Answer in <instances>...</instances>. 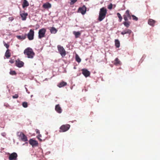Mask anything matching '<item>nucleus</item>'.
I'll return each instance as SVG.
<instances>
[{"mask_svg":"<svg viewBox=\"0 0 160 160\" xmlns=\"http://www.w3.org/2000/svg\"><path fill=\"white\" fill-rule=\"evenodd\" d=\"M15 64L16 66L18 68H21L24 66V63L19 59L16 60Z\"/></svg>","mask_w":160,"mask_h":160,"instance_id":"nucleus-9","label":"nucleus"},{"mask_svg":"<svg viewBox=\"0 0 160 160\" xmlns=\"http://www.w3.org/2000/svg\"><path fill=\"white\" fill-rule=\"evenodd\" d=\"M29 5V4L28 2L26 0H24L22 4V7L24 8L28 6Z\"/></svg>","mask_w":160,"mask_h":160,"instance_id":"nucleus-22","label":"nucleus"},{"mask_svg":"<svg viewBox=\"0 0 160 160\" xmlns=\"http://www.w3.org/2000/svg\"><path fill=\"white\" fill-rule=\"evenodd\" d=\"M29 143L32 147L38 146V142L37 141L33 140L32 139H31L29 140Z\"/></svg>","mask_w":160,"mask_h":160,"instance_id":"nucleus-12","label":"nucleus"},{"mask_svg":"<svg viewBox=\"0 0 160 160\" xmlns=\"http://www.w3.org/2000/svg\"><path fill=\"white\" fill-rule=\"evenodd\" d=\"M50 32L52 34H55L57 32V30L55 28L52 27L50 29Z\"/></svg>","mask_w":160,"mask_h":160,"instance_id":"nucleus-18","label":"nucleus"},{"mask_svg":"<svg viewBox=\"0 0 160 160\" xmlns=\"http://www.w3.org/2000/svg\"><path fill=\"white\" fill-rule=\"evenodd\" d=\"M156 22V21L154 20L150 19L148 20V24L152 26H153L154 25V24Z\"/></svg>","mask_w":160,"mask_h":160,"instance_id":"nucleus-16","label":"nucleus"},{"mask_svg":"<svg viewBox=\"0 0 160 160\" xmlns=\"http://www.w3.org/2000/svg\"><path fill=\"white\" fill-rule=\"evenodd\" d=\"M73 34L75 35L76 38H77L81 35V33L79 32H76L74 31L73 32Z\"/></svg>","mask_w":160,"mask_h":160,"instance_id":"nucleus-26","label":"nucleus"},{"mask_svg":"<svg viewBox=\"0 0 160 160\" xmlns=\"http://www.w3.org/2000/svg\"><path fill=\"white\" fill-rule=\"evenodd\" d=\"M58 50L62 57H64L66 55V52L63 48L60 45L57 46Z\"/></svg>","mask_w":160,"mask_h":160,"instance_id":"nucleus-4","label":"nucleus"},{"mask_svg":"<svg viewBox=\"0 0 160 160\" xmlns=\"http://www.w3.org/2000/svg\"><path fill=\"white\" fill-rule=\"evenodd\" d=\"M82 74L85 77H87L90 75V72L87 69L85 68L82 69Z\"/></svg>","mask_w":160,"mask_h":160,"instance_id":"nucleus-11","label":"nucleus"},{"mask_svg":"<svg viewBox=\"0 0 160 160\" xmlns=\"http://www.w3.org/2000/svg\"><path fill=\"white\" fill-rule=\"evenodd\" d=\"M114 64L116 65H120L121 62L118 58H116L115 60Z\"/></svg>","mask_w":160,"mask_h":160,"instance_id":"nucleus-24","label":"nucleus"},{"mask_svg":"<svg viewBox=\"0 0 160 160\" xmlns=\"http://www.w3.org/2000/svg\"><path fill=\"white\" fill-rule=\"evenodd\" d=\"M123 17L125 21H128V18H129V19H131V16L129 10H127L126 11L125 14L123 15Z\"/></svg>","mask_w":160,"mask_h":160,"instance_id":"nucleus-8","label":"nucleus"},{"mask_svg":"<svg viewBox=\"0 0 160 160\" xmlns=\"http://www.w3.org/2000/svg\"><path fill=\"white\" fill-rule=\"evenodd\" d=\"M27 13H22L20 14V16L22 20H25L26 19V17L28 16Z\"/></svg>","mask_w":160,"mask_h":160,"instance_id":"nucleus-17","label":"nucleus"},{"mask_svg":"<svg viewBox=\"0 0 160 160\" xmlns=\"http://www.w3.org/2000/svg\"><path fill=\"white\" fill-rule=\"evenodd\" d=\"M17 136L23 142L28 141L27 136L22 132H19L17 133Z\"/></svg>","mask_w":160,"mask_h":160,"instance_id":"nucleus-3","label":"nucleus"},{"mask_svg":"<svg viewBox=\"0 0 160 160\" xmlns=\"http://www.w3.org/2000/svg\"><path fill=\"white\" fill-rule=\"evenodd\" d=\"M51 7V4L48 3H44L43 5V7L44 8H50Z\"/></svg>","mask_w":160,"mask_h":160,"instance_id":"nucleus-19","label":"nucleus"},{"mask_svg":"<svg viewBox=\"0 0 160 160\" xmlns=\"http://www.w3.org/2000/svg\"><path fill=\"white\" fill-rule=\"evenodd\" d=\"M10 50L8 49L5 53V56L7 58H8L11 56V54L10 52Z\"/></svg>","mask_w":160,"mask_h":160,"instance_id":"nucleus-20","label":"nucleus"},{"mask_svg":"<svg viewBox=\"0 0 160 160\" xmlns=\"http://www.w3.org/2000/svg\"><path fill=\"white\" fill-rule=\"evenodd\" d=\"M132 32L131 30L128 29H126L121 32V34L122 35L126 34H128L129 35H130Z\"/></svg>","mask_w":160,"mask_h":160,"instance_id":"nucleus-14","label":"nucleus"},{"mask_svg":"<svg viewBox=\"0 0 160 160\" xmlns=\"http://www.w3.org/2000/svg\"><path fill=\"white\" fill-rule=\"evenodd\" d=\"M3 43L4 46L6 47L8 49L9 47V45L7 43H6L4 42H3Z\"/></svg>","mask_w":160,"mask_h":160,"instance_id":"nucleus-34","label":"nucleus"},{"mask_svg":"<svg viewBox=\"0 0 160 160\" xmlns=\"http://www.w3.org/2000/svg\"><path fill=\"white\" fill-rule=\"evenodd\" d=\"M107 13V10L105 8H101L99 12L98 20L100 22L102 21L105 18Z\"/></svg>","mask_w":160,"mask_h":160,"instance_id":"nucleus-1","label":"nucleus"},{"mask_svg":"<svg viewBox=\"0 0 160 160\" xmlns=\"http://www.w3.org/2000/svg\"><path fill=\"white\" fill-rule=\"evenodd\" d=\"M67 83L66 82L62 81L58 85V86L59 88H61L66 85Z\"/></svg>","mask_w":160,"mask_h":160,"instance_id":"nucleus-21","label":"nucleus"},{"mask_svg":"<svg viewBox=\"0 0 160 160\" xmlns=\"http://www.w3.org/2000/svg\"><path fill=\"white\" fill-rule=\"evenodd\" d=\"M115 45L117 48H119L120 47V42L119 41L118 39L115 40Z\"/></svg>","mask_w":160,"mask_h":160,"instance_id":"nucleus-27","label":"nucleus"},{"mask_svg":"<svg viewBox=\"0 0 160 160\" xmlns=\"http://www.w3.org/2000/svg\"><path fill=\"white\" fill-rule=\"evenodd\" d=\"M112 8V3H110L108 6V8L109 9H111Z\"/></svg>","mask_w":160,"mask_h":160,"instance_id":"nucleus-35","label":"nucleus"},{"mask_svg":"<svg viewBox=\"0 0 160 160\" xmlns=\"http://www.w3.org/2000/svg\"><path fill=\"white\" fill-rule=\"evenodd\" d=\"M117 15L119 18V21L121 22L122 19V18L120 13L118 12L117 13Z\"/></svg>","mask_w":160,"mask_h":160,"instance_id":"nucleus-29","label":"nucleus"},{"mask_svg":"<svg viewBox=\"0 0 160 160\" xmlns=\"http://www.w3.org/2000/svg\"><path fill=\"white\" fill-rule=\"evenodd\" d=\"M9 62H10L11 63H13L14 62V59H11L9 61Z\"/></svg>","mask_w":160,"mask_h":160,"instance_id":"nucleus-37","label":"nucleus"},{"mask_svg":"<svg viewBox=\"0 0 160 160\" xmlns=\"http://www.w3.org/2000/svg\"><path fill=\"white\" fill-rule=\"evenodd\" d=\"M26 36L27 34H25L24 35L17 36V37L19 39L22 40L26 38Z\"/></svg>","mask_w":160,"mask_h":160,"instance_id":"nucleus-23","label":"nucleus"},{"mask_svg":"<svg viewBox=\"0 0 160 160\" xmlns=\"http://www.w3.org/2000/svg\"><path fill=\"white\" fill-rule=\"evenodd\" d=\"M24 53L27 56L28 58H32L35 55V53L33 50L30 48H28L26 49L24 51Z\"/></svg>","mask_w":160,"mask_h":160,"instance_id":"nucleus-2","label":"nucleus"},{"mask_svg":"<svg viewBox=\"0 0 160 160\" xmlns=\"http://www.w3.org/2000/svg\"><path fill=\"white\" fill-rule=\"evenodd\" d=\"M77 1V0H71L70 4V5H73Z\"/></svg>","mask_w":160,"mask_h":160,"instance_id":"nucleus-33","label":"nucleus"},{"mask_svg":"<svg viewBox=\"0 0 160 160\" xmlns=\"http://www.w3.org/2000/svg\"><path fill=\"white\" fill-rule=\"evenodd\" d=\"M132 19L135 21H137L138 20V18H137V17H136L134 15H132Z\"/></svg>","mask_w":160,"mask_h":160,"instance_id":"nucleus-32","label":"nucleus"},{"mask_svg":"<svg viewBox=\"0 0 160 160\" xmlns=\"http://www.w3.org/2000/svg\"><path fill=\"white\" fill-rule=\"evenodd\" d=\"M9 73L12 75H16L17 74V73L15 71H11Z\"/></svg>","mask_w":160,"mask_h":160,"instance_id":"nucleus-30","label":"nucleus"},{"mask_svg":"<svg viewBox=\"0 0 160 160\" xmlns=\"http://www.w3.org/2000/svg\"><path fill=\"white\" fill-rule=\"evenodd\" d=\"M78 12L81 13L82 14H84L86 11V8L85 6L84 5L82 7H80L78 9Z\"/></svg>","mask_w":160,"mask_h":160,"instance_id":"nucleus-13","label":"nucleus"},{"mask_svg":"<svg viewBox=\"0 0 160 160\" xmlns=\"http://www.w3.org/2000/svg\"><path fill=\"white\" fill-rule=\"evenodd\" d=\"M18 155L16 152H13L10 154L9 157V160H14L17 159Z\"/></svg>","mask_w":160,"mask_h":160,"instance_id":"nucleus-10","label":"nucleus"},{"mask_svg":"<svg viewBox=\"0 0 160 160\" xmlns=\"http://www.w3.org/2000/svg\"><path fill=\"white\" fill-rule=\"evenodd\" d=\"M70 127V125L69 124L63 125H62L60 128V132H65L68 131Z\"/></svg>","mask_w":160,"mask_h":160,"instance_id":"nucleus-6","label":"nucleus"},{"mask_svg":"<svg viewBox=\"0 0 160 160\" xmlns=\"http://www.w3.org/2000/svg\"><path fill=\"white\" fill-rule=\"evenodd\" d=\"M123 24L127 28H128L130 25V22L128 21H125L123 22Z\"/></svg>","mask_w":160,"mask_h":160,"instance_id":"nucleus-25","label":"nucleus"},{"mask_svg":"<svg viewBox=\"0 0 160 160\" xmlns=\"http://www.w3.org/2000/svg\"><path fill=\"white\" fill-rule=\"evenodd\" d=\"M76 60L78 62H80L81 61V59L78 54L76 55Z\"/></svg>","mask_w":160,"mask_h":160,"instance_id":"nucleus-28","label":"nucleus"},{"mask_svg":"<svg viewBox=\"0 0 160 160\" xmlns=\"http://www.w3.org/2000/svg\"><path fill=\"white\" fill-rule=\"evenodd\" d=\"M34 32L32 29H30L29 32L27 34L28 38L29 40H32L34 39Z\"/></svg>","mask_w":160,"mask_h":160,"instance_id":"nucleus-7","label":"nucleus"},{"mask_svg":"<svg viewBox=\"0 0 160 160\" xmlns=\"http://www.w3.org/2000/svg\"><path fill=\"white\" fill-rule=\"evenodd\" d=\"M36 131V132L37 133H40L39 131L37 129Z\"/></svg>","mask_w":160,"mask_h":160,"instance_id":"nucleus-38","label":"nucleus"},{"mask_svg":"<svg viewBox=\"0 0 160 160\" xmlns=\"http://www.w3.org/2000/svg\"><path fill=\"white\" fill-rule=\"evenodd\" d=\"M46 31V29L45 28L40 29L38 31V38L41 39L44 37Z\"/></svg>","mask_w":160,"mask_h":160,"instance_id":"nucleus-5","label":"nucleus"},{"mask_svg":"<svg viewBox=\"0 0 160 160\" xmlns=\"http://www.w3.org/2000/svg\"><path fill=\"white\" fill-rule=\"evenodd\" d=\"M22 105L23 107L25 108H26L28 107V103L26 102H23L22 103Z\"/></svg>","mask_w":160,"mask_h":160,"instance_id":"nucleus-31","label":"nucleus"},{"mask_svg":"<svg viewBox=\"0 0 160 160\" xmlns=\"http://www.w3.org/2000/svg\"><path fill=\"white\" fill-rule=\"evenodd\" d=\"M32 97H33V95H31V97L32 98Z\"/></svg>","mask_w":160,"mask_h":160,"instance_id":"nucleus-39","label":"nucleus"},{"mask_svg":"<svg viewBox=\"0 0 160 160\" xmlns=\"http://www.w3.org/2000/svg\"><path fill=\"white\" fill-rule=\"evenodd\" d=\"M18 97V96L17 94H15L14 95L12 96V98H17Z\"/></svg>","mask_w":160,"mask_h":160,"instance_id":"nucleus-36","label":"nucleus"},{"mask_svg":"<svg viewBox=\"0 0 160 160\" xmlns=\"http://www.w3.org/2000/svg\"><path fill=\"white\" fill-rule=\"evenodd\" d=\"M55 110L57 112L59 113H61L62 111V109L59 104H57L56 105Z\"/></svg>","mask_w":160,"mask_h":160,"instance_id":"nucleus-15","label":"nucleus"}]
</instances>
